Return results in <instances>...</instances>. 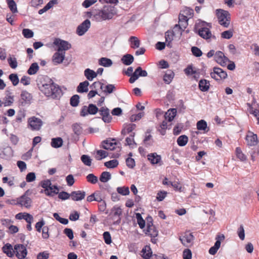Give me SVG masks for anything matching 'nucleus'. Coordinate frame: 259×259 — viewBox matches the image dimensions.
<instances>
[{"label": "nucleus", "mask_w": 259, "mask_h": 259, "mask_svg": "<svg viewBox=\"0 0 259 259\" xmlns=\"http://www.w3.org/2000/svg\"><path fill=\"white\" fill-rule=\"evenodd\" d=\"M245 140L247 142V145L249 146H254L258 143L257 135L250 131H248L247 133Z\"/></svg>", "instance_id": "dca6fc26"}, {"label": "nucleus", "mask_w": 259, "mask_h": 259, "mask_svg": "<svg viewBox=\"0 0 259 259\" xmlns=\"http://www.w3.org/2000/svg\"><path fill=\"white\" fill-rule=\"evenodd\" d=\"M194 236L192 233H185L184 235L180 237L182 243L186 246L191 243L194 240Z\"/></svg>", "instance_id": "5701e85b"}, {"label": "nucleus", "mask_w": 259, "mask_h": 259, "mask_svg": "<svg viewBox=\"0 0 259 259\" xmlns=\"http://www.w3.org/2000/svg\"><path fill=\"white\" fill-rule=\"evenodd\" d=\"M49 85H46L44 88V94L53 100H59L64 94L60 85L55 83L53 80H50Z\"/></svg>", "instance_id": "f257e3e1"}, {"label": "nucleus", "mask_w": 259, "mask_h": 259, "mask_svg": "<svg viewBox=\"0 0 259 259\" xmlns=\"http://www.w3.org/2000/svg\"><path fill=\"white\" fill-rule=\"evenodd\" d=\"M3 252L9 257H13L15 255V246L14 248L13 245L9 243H7L5 244L2 247Z\"/></svg>", "instance_id": "a211bd4d"}, {"label": "nucleus", "mask_w": 259, "mask_h": 259, "mask_svg": "<svg viewBox=\"0 0 259 259\" xmlns=\"http://www.w3.org/2000/svg\"><path fill=\"white\" fill-rule=\"evenodd\" d=\"M80 160L87 166H90L92 164V159L88 155H82L80 157Z\"/></svg>", "instance_id": "de8ad7c7"}, {"label": "nucleus", "mask_w": 259, "mask_h": 259, "mask_svg": "<svg viewBox=\"0 0 259 259\" xmlns=\"http://www.w3.org/2000/svg\"><path fill=\"white\" fill-rule=\"evenodd\" d=\"M91 26V22L89 19H85L76 28V33L81 36L84 35L88 31Z\"/></svg>", "instance_id": "f8f14e48"}, {"label": "nucleus", "mask_w": 259, "mask_h": 259, "mask_svg": "<svg viewBox=\"0 0 259 259\" xmlns=\"http://www.w3.org/2000/svg\"><path fill=\"white\" fill-rule=\"evenodd\" d=\"M148 159L152 164H158L161 160V156L156 153H151L148 155Z\"/></svg>", "instance_id": "2f4dec72"}, {"label": "nucleus", "mask_w": 259, "mask_h": 259, "mask_svg": "<svg viewBox=\"0 0 259 259\" xmlns=\"http://www.w3.org/2000/svg\"><path fill=\"white\" fill-rule=\"evenodd\" d=\"M98 112L102 116V120L105 123H109L112 120V117L110 115L109 109L106 106L102 107L100 109H98Z\"/></svg>", "instance_id": "2eb2a0df"}, {"label": "nucleus", "mask_w": 259, "mask_h": 259, "mask_svg": "<svg viewBox=\"0 0 259 259\" xmlns=\"http://www.w3.org/2000/svg\"><path fill=\"white\" fill-rule=\"evenodd\" d=\"M60 190V187L57 185H52L48 189V191L46 192V195L49 197H53L58 195Z\"/></svg>", "instance_id": "b1692460"}, {"label": "nucleus", "mask_w": 259, "mask_h": 259, "mask_svg": "<svg viewBox=\"0 0 259 259\" xmlns=\"http://www.w3.org/2000/svg\"><path fill=\"white\" fill-rule=\"evenodd\" d=\"M53 45L56 47V51L65 53L66 51L71 48V44L69 42L60 38H55Z\"/></svg>", "instance_id": "39448f33"}, {"label": "nucleus", "mask_w": 259, "mask_h": 259, "mask_svg": "<svg viewBox=\"0 0 259 259\" xmlns=\"http://www.w3.org/2000/svg\"><path fill=\"white\" fill-rule=\"evenodd\" d=\"M216 15L219 24L225 27H228L230 21L229 13L227 11L219 9L216 10Z\"/></svg>", "instance_id": "7ed1b4c3"}, {"label": "nucleus", "mask_w": 259, "mask_h": 259, "mask_svg": "<svg viewBox=\"0 0 259 259\" xmlns=\"http://www.w3.org/2000/svg\"><path fill=\"white\" fill-rule=\"evenodd\" d=\"M14 151L12 147L8 146L0 149V158L5 160H9L13 156Z\"/></svg>", "instance_id": "4468645a"}, {"label": "nucleus", "mask_w": 259, "mask_h": 259, "mask_svg": "<svg viewBox=\"0 0 259 259\" xmlns=\"http://www.w3.org/2000/svg\"><path fill=\"white\" fill-rule=\"evenodd\" d=\"M191 52L192 54L196 57H199L202 55L201 50L197 47H192L191 48Z\"/></svg>", "instance_id": "e2e57ef3"}, {"label": "nucleus", "mask_w": 259, "mask_h": 259, "mask_svg": "<svg viewBox=\"0 0 259 259\" xmlns=\"http://www.w3.org/2000/svg\"><path fill=\"white\" fill-rule=\"evenodd\" d=\"M86 193L84 191L78 190L71 192V200L74 201H79L83 199Z\"/></svg>", "instance_id": "6ab92c4d"}, {"label": "nucleus", "mask_w": 259, "mask_h": 259, "mask_svg": "<svg viewBox=\"0 0 259 259\" xmlns=\"http://www.w3.org/2000/svg\"><path fill=\"white\" fill-rule=\"evenodd\" d=\"M63 140L61 137H57L51 139V145L53 148H59L62 146Z\"/></svg>", "instance_id": "bb28decb"}, {"label": "nucleus", "mask_w": 259, "mask_h": 259, "mask_svg": "<svg viewBox=\"0 0 259 259\" xmlns=\"http://www.w3.org/2000/svg\"><path fill=\"white\" fill-rule=\"evenodd\" d=\"M80 213L76 210L71 213L69 215V219L71 221H76L79 219Z\"/></svg>", "instance_id": "338daca9"}, {"label": "nucleus", "mask_w": 259, "mask_h": 259, "mask_svg": "<svg viewBox=\"0 0 259 259\" xmlns=\"http://www.w3.org/2000/svg\"><path fill=\"white\" fill-rule=\"evenodd\" d=\"M206 26L211 27L210 23L205 21H200L195 25V30L198 35L205 39H209L211 37V33L209 29Z\"/></svg>", "instance_id": "f03ea898"}, {"label": "nucleus", "mask_w": 259, "mask_h": 259, "mask_svg": "<svg viewBox=\"0 0 259 259\" xmlns=\"http://www.w3.org/2000/svg\"><path fill=\"white\" fill-rule=\"evenodd\" d=\"M15 254L18 259H25L28 254L26 246L23 244L15 245Z\"/></svg>", "instance_id": "9d476101"}, {"label": "nucleus", "mask_w": 259, "mask_h": 259, "mask_svg": "<svg viewBox=\"0 0 259 259\" xmlns=\"http://www.w3.org/2000/svg\"><path fill=\"white\" fill-rule=\"evenodd\" d=\"M97 113V106L93 103H90L88 106H83L80 111V116L85 117L89 115H96Z\"/></svg>", "instance_id": "0eeeda50"}, {"label": "nucleus", "mask_w": 259, "mask_h": 259, "mask_svg": "<svg viewBox=\"0 0 259 259\" xmlns=\"http://www.w3.org/2000/svg\"><path fill=\"white\" fill-rule=\"evenodd\" d=\"M134 61V56L129 54L123 55L121 58V62L125 65H130Z\"/></svg>", "instance_id": "c756f323"}, {"label": "nucleus", "mask_w": 259, "mask_h": 259, "mask_svg": "<svg viewBox=\"0 0 259 259\" xmlns=\"http://www.w3.org/2000/svg\"><path fill=\"white\" fill-rule=\"evenodd\" d=\"M63 233L65 234L70 240H72L74 238V232L72 229L66 228L63 230Z\"/></svg>", "instance_id": "13d9d810"}, {"label": "nucleus", "mask_w": 259, "mask_h": 259, "mask_svg": "<svg viewBox=\"0 0 259 259\" xmlns=\"http://www.w3.org/2000/svg\"><path fill=\"white\" fill-rule=\"evenodd\" d=\"M117 192L123 196H126L129 194V188L127 187H119L117 188Z\"/></svg>", "instance_id": "5fc2aeb1"}, {"label": "nucleus", "mask_w": 259, "mask_h": 259, "mask_svg": "<svg viewBox=\"0 0 259 259\" xmlns=\"http://www.w3.org/2000/svg\"><path fill=\"white\" fill-rule=\"evenodd\" d=\"M114 7L107 5L103 6L102 10L98 13L103 20L111 19L114 15Z\"/></svg>", "instance_id": "6e6552de"}, {"label": "nucleus", "mask_w": 259, "mask_h": 259, "mask_svg": "<svg viewBox=\"0 0 259 259\" xmlns=\"http://www.w3.org/2000/svg\"><path fill=\"white\" fill-rule=\"evenodd\" d=\"M237 157L241 161H245L247 159L246 156L242 152L240 147H237L235 150Z\"/></svg>", "instance_id": "37998d69"}, {"label": "nucleus", "mask_w": 259, "mask_h": 259, "mask_svg": "<svg viewBox=\"0 0 259 259\" xmlns=\"http://www.w3.org/2000/svg\"><path fill=\"white\" fill-rule=\"evenodd\" d=\"M141 253V256L144 259H150L151 257H152V251L149 246H145L142 248Z\"/></svg>", "instance_id": "a878e982"}, {"label": "nucleus", "mask_w": 259, "mask_h": 259, "mask_svg": "<svg viewBox=\"0 0 259 259\" xmlns=\"http://www.w3.org/2000/svg\"><path fill=\"white\" fill-rule=\"evenodd\" d=\"M39 67L37 62L32 63L27 70V73L30 75L35 74L39 70Z\"/></svg>", "instance_id": "f704fd0d"}, {"label": "nucleus", "mask_w": 259, "mask_h": 259, "mask_svg": "<svg viewBox=\"0 0 259 259\" xmlns=\"http://www.w3.org/2000/svg\"><path fill=\"white\" fill-rule=\"evenodd\" d=\"M146 234L150 235L151 237H155L158 235V231L153 226L152 222L148 223L147 225Z\"/></svg>", "instance_id": "72a5a7b5"}, {"label": "nucleus", "mask_w": 259, "mask_h": 259, "mask_svg": "<svg viewBox=\"0 0 259 259\" xmlns=\"http://www.w3.org/2000/svg\"><path fill=\"white\" fill-rule=\"evenodd\" d=\"M89 82L88 80L81 82L77 86L76 91L79 93H87L89 91Z\"/></svg>", "instance_id": "393cba45"}, {"label": "nucleus", "mask_w": 259, "mask_h": 259, "mask_svg": "<svg viewBox=\"0 0 259 259\" xmlns=\"http://www.w3.org/2000/svg\"><path fill=\"white\" fill-rule=\"evenodd\" d=\"M209 81L205 79H201L199 80L198 87L202 92H205L208 91L209 89Z\"/></svg>", "instance_id": "cd10ccee"}, {"label": "nucleus", "mask_w": 259, "mask_h": 259, "mask_svg": "<svg viewBox=\"0 0 259 259\" xmlns=\"http://www.w3.org/2000/svg\"><path fill=\"white\" fill-rule=\"evenodd\" d=\"M45 225V221L43 218H41L35 225V228L36 229V230L38 232H40L42 230V228L44 227Z\"/></svg>", "instance_id": "4d7b16f0"}, {"label": "nucleus", "mask_w": 259, "mask_h": 259, "mask_svg": "<svg viewBox=\"0 0 259 259\" xmlns=\"http://www.w3.org/2000/svg\"><path fill=\"white\" fill-rule=\"evenodd\" d=\"M135 72L139 77H146L147 76L148 73L145 70H143L140 66L138 67L135 70Z\"/></svg>", "instance_id": "6e6d98bb"}, {"label": "nucleus", "mask_w": 259, "mask_h": 259, "mask_svg": "<svg viewBox=\"0 0 259 259\" xmlns=\"http://www.w3.org/2000/svg\"><path fill=\"white\" fill-rule=\"evenodd\" d=\"M188 142V138L186 135H181L178 137L177 140L178 145L179 146H185Z\"/></svg>", "instance_id": "58836bf2"}, {"label": "nucleus", "mask_w": 259, "mask_h": 259, "mask_svg": "<svg viewBox=\"0 0 259 259\" xmlns=\"http://www.w3.org/2000/svg\"><path fill=\"white\" fill-rule=\"evenodd\" d=\"M43 125V121L40 118L32 116L28 119V127L32 131H38Z\"/></svg>", "instance_id": "1a4fd4ad"}, {"label": "nucleus", "mask_w": 259, "mask_h": 259, "mask_svg": "<svg viewBox=\"0 0 259 259\" xmlns=\"http://www.w3.org/2000/svg\"><path fill=\"white\" fill-rule=\"evenodd\" d=\"M211 78L216 80L225 79L227 77V73L222 69L219 67H214L213 68V72L210 73Z\"/></svg>", "instance_id": "9b49d317"}, {"label": "nucleus", "mask_w": 259, "mask_h": 259, "mask_svg": "<svg viewBox=\"0 0 259 259\" xmlns=\"http://www.w3.org/2000/svg\"><path fill=\"white\" fill-rule=\"evenodd\" d=\"M118 161L116 159H113L104 162V166L108 168H114L118 165Z\"/></svg>", "instance_id": "49530a36"}, {"label": "nucleus", "mask_w": 259, "mask_h": 259, "mask_svg": "<svg viewBox=\"0 0 259 259\" xmlns=\"http://www.w3.org/2000/svg\"><path fill=\"white\" fill-rule=\"evenodd\" d=\"M136 218L139 227L141 229H143L145 227V221L143 219L142 215L140 213H136Z\"/></svg>", "instance_id": "3c124183"}, {"label": "nucleus", "mask_w": 259, "mask_h": 259, "mask_svg": "<svg viewBox=\"0 0 259 259\" xmlns=\"http://www.w3.org/2000/svg\"><path fill=\"white\" fill-rule=\"evenodd\" d=\"M20 97L21 99L20 104L22 106H25L26 105H30L32 103V100L33 99L32 95L27 91H22Z\"/></svg>", "instance_id": "ddd939ff"}, {"label": "nucleus", "mask_w": 259, "mask_h": 259, "mask_svg": "<svg viewBox=\"0 0 259 259\" xmlns=\"http://www.w3.org/2000/svg\"><path fill=\"white\" fill-rule=\"evenodd\" d=\"M197 128L199 131H205L207 127V124L206 121L203 119L199 120L196 124Z\"/></svg>", "instance_id": "864d4df0"}, {"label": "nucleus", "mask_w": 259, "mask_h": 259, "mask_svg": "<svg viewBox=\"0 0 259 259\" xmlns=\"http://www.w3.org/2000/svg\"><path fill=\"white\" fill-rule=\"evenodd\" d=\"M104 240L107 244H110L112 240L110 233L108 231L104 232L103 234Z\"/></svg>", "instance_id": "0e129e2a"}, {"label": "nucleus", "mask_w": 259, "mask_h": 259, "mask_svg": "<svg viewBox=\"0 0 259 259\" xmlns=\"http://www.w3.org/2000/svg\"><path fill=\"white\" fill-rule=\"evenodd\" d=\"M183 259H191L192 252L189 249H185L183 252Z\"/></svg>", "instance_id": "774afa93"}, {"label": "nucleus", "mask_w": 259, "mask_h": 259, "mask_svg": "<svg viewBox=\"0 0 259 259\" xmlns=\"http://www.w3.org/2000/svg\"><path fill=\"white\" fill-rule=\"evenodd\" d=\"M9 79L14 86H16L19 82L18 75L17 73H11L9 75Z\"/></svg>", "instance_id": "8fccbe9b"}, {"label": "nucleus", "mask_w": 259, "mask_h": 259, "mask_svg": "<svg viewBox=\"0 0 259 259\" xmlns=\"http://www.w3.org/2000/svg\"><path fill=\"white\" fill-rule=\"evenodd\" d=\"M32 200L29 197H25L24 198H20V197L17 198V201L14 204L15 205H20L21 206H25L27 208H29L31 206Z\"/></svg>", "instance_id": "aec40b11"}, {"label": "nucleus", "mask_w": 259, "mask_h": 259, "mask_svg": "<svg viewBox=\"0 0 259 259\" xmlns=\"http://www.w3.org/2000/svg\"><path fill=\"white\" fill-rule=\"evenodd\" d=\"M84 75L88 80L92 81L97 76V71L95 72L90 68H87L84 71Z\"/></svg>", "instance_id": "7c9ffc66"}, {"label": "nucleus", "mask_w": 259, "mask_h": 259, "mask_svg": "<svg viewBox=\"0 0 259 259\" xmlns=\"http://www.w3.org/2000/svg\"><path fill=\"white\" fill-rule=\"evenodd\" d=\"M52 185L51 181L49 179H46L45 180H42L40 182V186L44 189V190H41L40 193L44 192L46 194V192L48 191V189Z\"/></svg>", "instance_id": "c9c22d12"}, {"label": "nucleus", "mask_w": 259, "mask_h": 259, "mask_svg": "<svg viewBox=\"0 0 259 259\" xmlns=\"http://www.w3.org/2000/svg\"><path fill=\"white\" fill-rule=\"evenodd\" d=\"M98 64L105 67H109L113 64L112 61L106 57H102L98 60Z\"/></svg>", "instance_id": "473e14b6"}, {"label": "nucleus", "mask_w": 259, "mask_h": 259, "mask_svg": "<svg viewBox=\"0 0 259 259\" xmlns=\"http://www.w3.org/2000/svg\"><path fill=\"white\" fill-rule=\"evenodd\" d=\"M101 147L103 149L111 150L117 149L118 152H120L121 149L120 143L117 142L116 139L115 138H109L103 141L101 143Z\"/></svg>", "instance_id": "20e7f679"}, {"label": "nucleus", "mask_w": 259, "mask_h": 259, "mask_svg": "<svg viewBox=\"0 0 259 259\" xmlns=\"http://www.w3.org/2000/svg\"><path fill=\"white\" fill-rule=\"evenodd\" d=\"M80 96L75 94L71 97L70 99V104L73 107H77L79 103Z\"/></svg>", "instance_id": "ea45409f"}, {"label": "nucleus", "mask_w": 259, "mask_h": 259, "mask_svg": "<svg viewBox=\"0 0 259 259\" xmlns=\"http://www.w3.org/2000/svg\"><path fill=\"white\" fill-rule=\"evenodd\" d=\"M136 128V124H130L128 125H127L126 127H124L122 131H121V134L123 136L130 134V133H133L132 132L135 130Z\"/></svg>", "instance_id": "c03bdc74"}, {"label": "nucleus", "mask_w": 259, "mask_h": 259, "mask_svg": "<svg viewBox=\"0 0 259 259\" xmlns=\"http://www.w3.org/2000/svg\"><path fill=\"white\" fill-rule=\"evenodd\" d=\"M214 58L215 61L222 66H225L227 62L229 61V59L221 51L216 52Z\"/></svg>", "instance_id": "f3484780"}, {"label": "nucleus", "mask_w": 259, "mask_h": 259, "mask_svg": "<svg viewBox=\"0 0 259 259\" xmlns=\"http://www.w3.org/2000/svg\"><path fill=\"white\" fill-rule=\"evenodd\" d=\"M129 41L131 43V47L132 48L136 49L140 47V41L136 36H131L129 38Z\"/></svg>", "instance_id": "a19ab883"}, {"label": "nucleus", "mask_w": 259, "mask_h": 259, "mask_svg": "<svg viewBox=\"0 0 259 259\" xmlns=\"http://www.w3.org/2000/svg\"><path fill=\"white\" fill-rule=\"evenodd\" d=\"M36 180V175L34 172H29L26 176V181L31 183Z\"/></svg>", "instance_id": "bf43d9fd"}, {"label": "nucleus", "mask_w": 259, "mask_h": 259, "mask_svg": "<svg viewBox=\"0 0 259 259\" xmlns=\"http://www.w3.org/2000/svg\"><path fill=\"white\" fill-rule=\"evenodd\" d=\"M72 128L74 133L77 136H79L82 133V127L80 124L78 123L73 124Z\"/></svg>", "instance_id": "603ef678"}, {"label": "nucleus", "mask_w": 259, "mask_h": 259, "mask_svg": "<svg viewBox=\"0 0 259 259\" xmlns=\"http://www.w3.org/2000/svg\"><path fill=\"white\" fill-rule=\"evenodd\" d=\"M144 144L146 147H148L152 145V136L150 135H146L143 140Z\"/></svg>", "instance_id": "69168bd1"}, {"label": "nucleus", "mask_w": 259, "mask_h": 259, "mask_svg": "<svg viewBox=\"0 0 259 259\" xmlns=\"http://www.w3.org/2000/svg\"><path fill=\"white\" fill-rule=\"evenodd\" d=\"M86 178L88 182L91 184H95L97 183V177L93 174H89Z\"/></svg>", "instance_id": "052dcab7"}, {"label": "nucleus", "mask_w": 259, "mask_h": 259, "mask_svg": "<svg viewBox=\"0 0 259 259\" xmlns=\"http://www.w3.org/2000/svg\"><path fill=\"white\" fill-rule=\"evenodd\" d=\"M8 62L10 66L12 69H15L18 66V63L16 58L10 57L8 59Z\"/></svg>", "instance_id": "680f3d73"}, {"label": "nucleus", "mask_w": 259, "mask_h": 259, "mask_svg": "<svg viewBox=\"0 0 259 259\" xmlns=\"http://www.w3.org/2000/svg\"><path fill=\"white\" fill-rule=\"evenodd\" d=\"M58 195L59 199L61 200L62 201H65L69 199L70 197L71 198V192L69 193L66 191H62L61 192H59Z\"/></svg>", "instance_id": "79ce46f5"}, {"label": "nucleus", "mask_w": 259, "mask_h": 259, "mask_svg": "<svg viewBox=\"0 0 259 259\" xmlns=\"http://www.w3.org/2000/svg\"><path fill=\"white\" fill-rule=\"evenodd\" d=\"M50 80H52L51 78H50L47 75L42 76L40 79L39 81L37 83V85L39 89V90L44 93L43 89L46 85H49L51 83L50 82Z\"/></svg>", "instance_id": "412c9836"}, {"label": "nucleus", "mask_w": 259, "mask_h": 259, "mask_svg": "<svg viewBox=\"0 0 259 259\" xmlns=\"http://www.w3.org/2000/svg\"><path fill=\"white\" fill-rule=\"evenodd\" d=\"M177 109L175 108H170L164 113V118L169 122L173 120L177 114Z\"/></svg>", "instance_id": "c85d7f7f"}, {"label": "nucleus", "mask_w": 259, "mask_h": 259, "mask_svg": "<svg viewBox=\"0 0 259 259\" xmlns=\"http://www.w3.org/2000/svg\"><path fill=\"white\" fill-rule=\"evenodd\" d=\"M111 178V174L109 172L104 171L103 172L100 177V180L103 183L108 182Z\"/></svg>", "instance_id": "09e8293b"}, {"label": "nucleus", "mask_w": 259, "mask_h": 259, "mask_svg": "<svg viewBox=\"0 0 259 259\" xmlns=\"http://www.w3.org/2000/svg\"><path fill=\"white\" fill-rule=\"evenodd\" d=\"M174 77V73L171 70H168L163 76V81L166 84H169Z\"/></svg>", "instance_id": "e433bc0d"}, {"label": "nucleus", "mask_w": 259, "mask_h": 259, "mask_svg": "<svg viewBox=\"0 0 259 259\" xmlns=\"http://www.w3.org/2000/svg\"><path fill=\"white\" fill-rule=\"evenodd\" d=\"M8 7L12 13L18 12L17 4L14 0H6Z\"/></svg>", "instance_id": "4c0bfd02"}, {"label": "nucleus", "mask_w": 259, "mask_h": 259, "mask_svg": "<svg viewBox=\"0 0 259 259\" xmlns=\"http://www.w3.org/2000/svg\"><path fill=\"white\" fill-rule=\"evenodd\" d=\"M122 213V211L121 207L116 205L111 209L109 215L113 221V225H117L120 223Z\"/></svg>", "instance_id": "423d86ee"}, {"label": "nucleus", "mask_w": 259, "mask_h": 259, "mask_svg": "<svg viewBox=\"0 0 259 259\" xmlns=\"http://www.w3.org/2000/svg\"><path fill=\"white\" fill-rule=\"evenodd\" d=\"M65 58V53H62L57 51V52L54 54L52 57V61L55 64H59L63 62Z\"/></svg>", "instance_id": "4be33fe9"}, {"label": "nucleus", "mask_w": 259, "mask_h": 259, "mask_svg": "<svg viewBox=\"0 0 259 259\" xmlns=\"http://www.w3.org/2000/svg\"><path fill=\"white\" fill-rule=\"evenodd\" d=\"M23 36L26 38H31L34 36L33 31L29 28H23L22 31Z\"/></svg>", "instance_id": "a18cd8bd"}]
</instances>
